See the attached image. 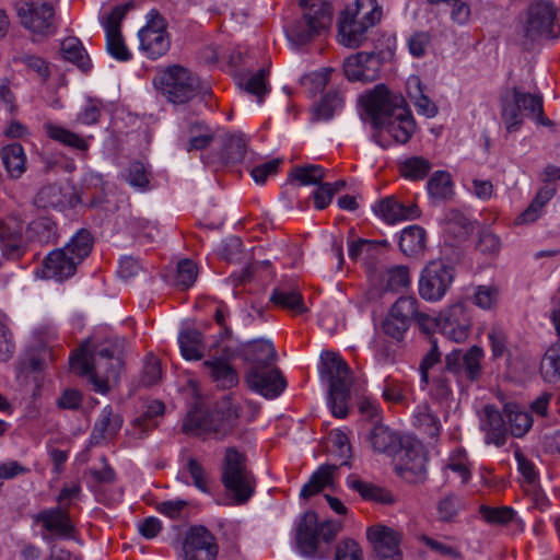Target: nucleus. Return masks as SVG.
<instances>
[{"mask_svg":"<svg viewBox=\"0 0 560 560\" xmlns=\"http://www.w3.org/2000/svg\"><path fill=\"white\" fill-rule=\"evenodd\" d=\"M124 340L118 337H95L84 342L69 359L70 369L88 378L93 389L106 394L109 383L116 382L122 368Z\"/></svg>","mask_w":560,"mask_h":560,"instance_id":"1","label":"nucleus"},{"mask_svg":"<svg viewBox=\"0 0 560 560\" xmlns=\"http://www.w3.org/2000/svg\"><path fill=\"white\" fill-rule=\"evenodd\" d=\"M382 8L376 0H354L340 13L338 40L349 48H357L368 39L369 31L382 19Z\"/></svg>","mask_w":560,"mask_h":560,"instance_id":"2","label":"nucleus"},{"mask_svg":"<svg viewBox=\"0 0 560 560\" xmlns=\"http://www.w3.org/2000/svg\"><path fill=\"white\" fill-rule=\"evenodd\" d=\"M340 530L339 522L328 520L319 523L315 512H305L296 524L298 550L305 558L322 560L328 555Z\"/></svg>","mask_w":560,"mask_h":560,"instance_id":"3","label":"nucleus"},{"mask_svg":"<svg viewBox=\"0 0 560 560\" xmlns=\"http://www.w3.org/2000/svg\"><path fill=\"white\" fill-rule=\"evenodd\" d=\"M92 246L91 233L80 230L65 247L55 249L46 256L43 268L44 277L57 281L72 277L78 265L91 253Z\"/></svg>","mask_w":560,"mask_h":560,"instance_id":"4","label":"nucleus"},{"mask_svg":"<svg viewBox=\"0 0 560 560\" xmlns=\"http://www.w3.org/2000/svg\"><path fill=\"white\" fill-rule=\"evenodd\" d=\"M319 373L329 386L328 404L332 415L337 418H345L348 415V401L352 384L348 363L338 353L332 351L323 352Z\"/></svg>","mask_w":560,"mask_h":560,"instance_id":"5","label":"nucleus"},{"mask_svg":"<svg viewBox=\"0 0 560 560\" xmlns=\"http://www.w3.org/2000/svg\"><path fill=\"white\" fill-rule=\"evenodd\" d=\"M238 418V404L231 396H224L210 412L202 413L197 409L189 412L183 429L195 435L213 433L218 436H225L233 431Z\"/></svg>","mask_w":560,"mask_h":560,"instance_id":"6","label":"nucleus"},{"mask_svg":"<svg viewBox=\"0 0 560 560\" xmlns=\"http://www.w3.org/2000/svg\"><path fill=\"white\" fill-rule=\"evenodd\" d=\"M221 480L236 505L245 504L254 495L255 478L247 467L245 455L235 447L225 450Z\"/></svg>","mask_w":560,"mask_h":560,"instance_id":"7","label":"nucleus"},{"mask_svg":"<svg viewBox=\"0 0 560 560\" xmlns=\"http://www.w3.org/2000/svg\"><path fill=\"white\" fill-rule=\"evenodd\" d=\"M300 5L303 15L288 30V38L299 46L328 30L332 21L331 5L326 1L310 4V0H300Z\"/></svg>","mask_w":560,"mask_h":560,"instance_id":"8","label":"nucleus"},{"mask_svg":"<svg viewBox=\"0 0 560 560\" xmlns=\"http://www.w3.org/2000/svg\"><path fill=\"white\" fill-rule=\"evenodd\" d=\"M430 330L436 328L446 339L465 342L472 330V316L470 308L463 302H456L444 307L436 317L429 323Z\"/></svg>","mask_w":560,"mask_h":560,"instance_id":"9","label":"nucleus"},{"mask_svg":"<svg viewBox=\"0 0 560 560\" xmlns=\"http://www.w3.org/2000/svg\"><path fill=\"white\" fill-rule=\"evenodd\" d=\"M160 89L173 104H185L196 96L199 88L198 78L186 68L173 66L160 77Z\"/></svg>","mask_w":560,"mask_h":560,"instance_id":"10","label":"nucleus"},{"mask_svg":"<svg viewBox=\"0 0 560 560\" xmlns=\"http://www.w3.org/2000/svg\"><path fill=\"white\" fill-rule=\"evenodd\" d=\"M455 279L454 268L443 260L430 261L419 279V294L429 302L441 301Z\"/></svg>","mask_w":560,"mask_h":560,"instance_id":"11","label":"nucleus"},{"mask_svg":"<svg viewBox=\"0 0 560 560\" xmlns=\"http://www.w3.org/2000/svg\"><path fill=\"white\" fill-rule=\"evenodd\" d=\"M145 25L139 30V47L148 58L158 59L164 56L171 46L166 20L156 11L151 10Z\"/></svg>","mask_w":560,"mask_h":560,"instance_id":"12","label":"nucleus"},{"mask_svg":"<svg viewBox=\"0 0 560 560\" xmlns=\"http://www.w3.org/2000/svg\"><path fill=\"white\" fill-rule=\"evenodd\" d=\"M20 23L34 34L51 35L56 32L55 9L48 2H22L18 9Z\"/></svg>","mask_w":560,"mask_h":560,"instance_id":"13","label":"nucleus"},{"mask_svg":"<svg viewBox=\"0 0 560 560\" xmlns=\"http://www.w3.org/2000/svg\"><path fill=\"white\" fill-rule=\"evenodd\" d=\"M556 9L551 2L540 1L529 5L524 25V35L535 42L541 38H553Z\"/></svg>","mask_w":560,"mask_h":560,"instance_id":"14","label":"nucleus"},{"mask_svg":"<svg viewBox=\"0 0 560 560\" xmlns=\"http://www.w3.org/2000/svg\"><path fill=\"white\" fill-rule=\"evenodd\" d=\"M427 453L420 442L401 445L396 464L398 475L407 482H421L427 477Z\"/></svg>","mask_w":560,"mask_h":560,"instance_id":"15","label":"nucleus"},{"mask_svg":"<svg viewBox=\"0 0 560 560\" xmlns=\"http://www.w3.org/2000/svg\"><path fill=\"white\" fill-rule=\"evenodd\" d=\"M360 103L366 114L377 126L381 121L392 115L398 107L404 105L401 96L392 94L384 84H377L373 90L360 97Z\"/></svg>","mask_w":560,"mask_h":560,"instance_id":"16","label":"nucleus"},{"mask_svg":"<svg viewBox=\"0 0 560 560\" xmlns=\"http://www.w3.org/2000/svg\"><path fill=\"white\" fill-rule=\"evenodd\" d=\"M218 552L217 539L207 527L189 528L183 542L184 560H217Z\"/></svg>","mask_w":560,"mask_h":560,"instance_id":"17","label":"nucleus"},{"mask_svg":"<svg viewBox=\"0 0 560 560\" xmlns=\"http://www.w3.org/2000/svg\"><path fill=\"white\" fill-rule=\"evenodd\" d=\"M245 380L250 389L271 399L278 397L287 386L275 364L248 368Z\"/></svg>","mask_w":560,"mask_h":560,"instance_id":"18","label":"nucleus"},{"mask_svg":"<svg viewBox=\"0 0 560 560\" xmlns=\"http://www.w3.org/2000/svg\"><path fill=\"white\" fill-rule=\"evenodd\" d=\"M382 60L374 52L360 51L347 57L342 63L345 77L351 82L368 83L378 79Z\"/></svg>","mask_w":560,"mask_h":560,"instance_id":"19","label":"nucleus"},{"mask_svg":"<svg viewBox=\"0 0 560 560\" xmlns=\"http://www.w3.org/2000/svg\"><path fill=\"white\" fill-rule=\"evenodd\" d=\"M368 539L372 544L378 558L400 560V534L384 525H374L366 532Z\"/></svg>","mask_w":560,"mask_h":560,"instance_id":"20","label":"nucleus"},{"mask_svg":"<svg viewBox=\"0 0 560 560\" xmlns=\"http://www.w3.org/2000/svg\"><path fill=\"white\" fill-rule=\"evenodd\" d=\"M373 211L387 224L418 219L421 214L415 202L402 203L395 196H387L373 206Z\"/></svg>","mask_w":560,"mask_h":560,"instance_id":"21","label":"nucleus"},{"mask_svg":"<svg viewBox=\"0 0 560 560\" xmlns=\"http://www.w3.org/2000/svg\"><path fill=\"white\" fill-rule=\"evenodd\" d=\"M375 127L386 132L396 142L404 144L409 141L415 132L416 124L411 113L401 105Z\"/></svg>","mask_w":560,"mask_h":560,"instance_id":"22","label":"nucleus"},{"mask_svg":"<svg viewBox=\"0 0 560 560\" xmlns=\"http://www.w3.org/2000/svg\"><path fill=\"white\" fill-rule=\"evenodd\" d=\"M23 226L16 220H0V247L8 259L21 258L26 249V243L22 235Z\"/></svg>","mask_w":560,"mask_h":560,"instance_id":"23","label":"nucleus"},{"mask_svg":"<svg viewBox=\"0 0 560 560\" xmlns=\"http://www.w3.org/2000/svg\"><path fill=\"white\" fill-rule=\"evenodd\" d=\"M481 428L485 432V442L497 447L503 446L509 436L505 419L498 408L487 405L483 409Z\"/></svg>","mask_w":560,"mask_h":560,"instance_id":"24","label":"nucleus"},{"mask_svg":"<svg viewBox=\"0 0 560 560\" xmlns=\"http://www.w3.org/2000/svg\"><path fill=\"white\" fill-rule=\"evenodd\" d=\"M269 300L273 305L293 315H302L308 311L299 287L293 283L277 285L272 290Z\"/></svg>","mask_w":560,"mask_h":560,"instance_id":"25","label":"nucleus"},{"mask_svg":"<svg viewBox=\"0 0 560 560\" xmlns=\"http://www.w3.org/2000/svg\"><path fill=\"white\" fill-rule=\"evenodd\" d=\"M418 306L419 303L415 296H400L388 313L392 317L404 320L409 327L416 320L423 330L430 331L429 323L432 322V317L429 314L421 313Z\"/></svg>","mask_w":560,"mask_h":560,"instance_id":"26","label":"nucleus"},{"mask_svg":"<svg viewBox=\"0 0 560 560\" xmlns=\"http://www.w3.org/2000/svg\"><path fill=\"white\" fill-rule=\"evenodd\" d=\"M35 202L42 208L62 210L67 207H74L78 202L77 196L69 187H61L57 184L44 186L36 195Z\"/></svg>","mask_w":560,"mask_h":560,"instance_id":"27","label":"nucleus"},{"mask_svg":"<svg viewBox=\"0 0 560 560\" xmlns=\"http://www.w3.org/2000/svg\"><path fill=\"white\" fill-rule=\"evenodd\" d=\"M37 521L43 526L60 537L69 538L73 533V525L69 517V513L65 509L56 508L40 512L37 515Z\"/></svg>","mask_w":560,"mask_h":560,"instance_id":"28","label":"nucleus"},{"mask_svg":"<svg viewBox=\"0 0 560 560\" xmlns=\"http://www.w3.org/2000/svg\"><path fill=\"white\" fill-rule=\"evenodd\" d=\"M276 355L275 347L269 340H254L244 348V358L248 368L275 364Z\"/></svg>","mask_w":560,"mask_h":560,"instance_id":"29","label":"nucleus"},{"mask_svg":"<svg viewBox=\"0 0 560 560\" xmlns=\"http://www.w3.org/2000/svg\"><path fill=\"white\" fill-rule=\"evenodd\" d=\"M504 416L510 424L509 432L514 438H523L533 425V417L529 411L516 404H505Z\"/></svg>","mask_w":560,"mask_h":560,"instance_id":"30","label":"nucleus"},{"mask_svg":"<svg viewBox=\"0 0 560 560\" xmlns=\"http://www.w3.org/2000/svg\"><path fill=\"white\" fill-rule=\"evenodd\" d=\"M202 366L208 370L211 380L221 388H232L238 383L237 373L224 360H206Z\"/></svg>","mask_w":560,"mask_h":560,"instance_id":"31","label":"nucleus"},{"mask_svg":"<svg viewBox=\"0 0 560 560\" xmlns=\"http://www.w3.org/2000/svg\"><path fill=\"white\" fill-rule=\"evenodd\" d=\"M347 486L349 489L357 491L364 500L382 504H392L394 502V497L389 491L371 482L361 480L355 476H349L347 478Z\"/></svg>","mask_w":560,"mask_h":560,"instance_id":"32","label":"nucleus"},{"mask_svg":"<svg viewBox=\"0 0 560 560\" xmlns=\"http://www.w3.org/2000/svg\"><path fill=\"white\" fill-rule=\"evenodd\" d=\"M443 470L447 477L448 472H452L462 485H466L471 479V463L467 452L463 447L453 450L446 458Z\"/></svg>","mask_w":560,"mask_h":560,"instance_id":"33","label":"nucleus"},{"mask_svg":"<svg viewBox=\"0 0 560 560\" xmlns=\"http://www.w3.org/2000/svg\"><path fill=\"white\" fill-rule=\"evenodd\" d=\"M413 425L430 439H438L442 424L439 417L425 404L418 405L412 415Z\"/></svg>","mask_w":560,"mask_h":560,"instance_id":"34","label":"nucleus"},{"mask_svg":"<svg viewBox=\"0 0 560 560\" xmlns=\"http://www.w3.org/2000/svg\"><path fill=\"white\" fill-rule=\"evenodd\" d=\"M180 353L185 360L198 361L206 349L203 336L196 329H185L178 336Z\"/></svg>","mask_w":560,"mask_h":560,"instance_id":"35","label":"nucleus"},{"mask_svg":"<svg viewBox=\"0 0 560 560\" xmlns=\"http://www.w3.org/2000/svg\"><path fill=\"white\" fill-rule=\"evenodd\" d=\"M2 163L11 178H20L26 171V155L20 143L8 144L1 152Z\"/></svg>","mask_w":560,"mask_h":560,"instance_id":"36","label":"nucleus"},{"mask_svg":"<svg viewBox=\"0 0 560 560\" xmlns=\"http://www.w3.org/2000/svg\"><path fill=\"white\" fill-rule=\"evenodd\" d=\"M121 425V417L115 415L110 406H106L100 413L92 435L94 439L110 440L119 432Z\"/></svg>","mask_w":560,"mask_h":560,"instance_id":"37","label":"nucleus"},{"mask_svg":"<svg viewBox=\"0 0 560 560\" xmlns=\"http://www.w3.org/2000/svg\"><path fill=\"white\" fill-rule=\"evenodd\" d=\"M370 443L374 451L390 455L401 444L399 436L388 427L377 424L370 434Z\"/></svg>","mask_w":560,"mask_h":560,"instance_id":"38","label":"nucleus"},{"mask_svg":"<svg viewBox=\"0 0 560 560\" xmlns=\"http://www.w3.org/2000/svg\"><path fill=\"white\" fill-rule=\"evenodd\" d=\"M513 100L521 108L525 117L536 118L541 124H548L549 120L544 119L542 97L539 94L522 92L517 89L513 90Z\"/></svg>","mask_w":560,"mask_h":560,"instance_id":"39","label":"nucleus"},{"mask_svg":"<svg viewBox=\"0 0 560 560\" xmlns=\"http://www.w3.org/2000/svg\"><path fill=\"white\" fill-rule=\"evenodd\" d=\"M61 55L63 59L74 63L79 69L86 72L91 69V60L85 48L77 37H67L61 42Z\"/></svg>","mask_w":560,"mask_h":560,"instance_id":"40","label":"nucleus"},{"mask_svg":"<svg viewBox=\"0 0 560 560\" xmlns=\"http://www.w3.org/2000/svg\"><path fill=\"white\" fill-rule=\"evenodd\" d=\"M428 192L435 200H448L454 196V182L446 171L434 172L427 184Z\"/></svg>","mask_w":560,"mask_h":560,"instance_id":"41","label":"nucleus"},{"mask_svg":"<svg viewBox=\"0 0 560 560\" xmlns=\"http://www.w3.org/2000/svg\"><path fill=\"white\" fill-rule=\"evenodd\" d=\"M425 247V231L418 225H410L402 230L399 238L400 250L408 255H416Z\"/></svg>","mask_w":560,"mask_h":560,"instance_id":"42","label":"nucleus"},{"mask_svg":"<svg viewBox=\"0 0 560 560\" xmlns=\"http://www.w3.org/2000/svg\"><path fill=\"white\" fill-rule=\"evenodd\" d=\"M44 129L50 139L58 141L67 147L80 151H85L89 148L88 141L84 138L70 131L69 129L63 128L62 126L55 125L52 122H46L44 125Z\"/></svg>","mask_w":560,"mask_h":560,"instance_id":"43","label":"nucleus"},{"mask_svg":"<svg viewBox=\"0 0 560 560\" xmlns=\"http://www.w3.org/2000/svg\"><path fill=\"white\" fill-rule=\"evenodd\" d=\"M268 71L259 69L257 72L243 75L240 80V85L244 90L257 97L259 104L262 103L264 96L269 92Z\"/></svg>","mask_w":560,"mask_h":560,"instance_id":"44","label":"nucleus"},{"mask_svg":"<svg viewBox=\"0 0 560 560\" xmlns=\"http://www.w3.org/2000/svg\"><path fill=\"white\" fill-rule=\"evenodd\" d=\"M431 168V162L423 156H410L399 163L400 175L410 180L423 179Z\"/></svg>","mask_w":560,"mask_h":560,"instance_id":"45","label":"nucleus"},{"mask_svg":"<svg viewBox=\"0 0 560 560\" xmlns=\"http://www.w3.org/2000/svg\"><path fill=\"white\" fill-rule=\"evenodd\" d=\"M540 373L548 383L560 381V340L546 351L540 362Z\"/></svg>","mask_w":560,"mask_h":560,"instance_id":"46","label":"nucleus"},{"mask_svg":"<svg viewBox=\"0 0 560 560\" xmlns=\"http://www.w3.org/2000/svg\"><path fill=\"white\" fill-rule=\"evenodd\" d=\"M334 470V466H320L302 487L300 495L307 499L318 493L331 482Z\"/></svg>","mask_w":560,"mask_h":560,"instance_id":"47","label":"nucleus"},{"mask_svg":"<svg viewBox=\"0 0 560 560\" xmlns=\"http://www.w3.org/2000/svg\"><path fill=\"white\" fill-rule=\"evenodd\" d=\"M384 290L398 291L407 288L410 283L409 269L405 266H394L384 271L381 276Z\"/></svg>","mask_w":560,"mask_h":560,"instance_id":"48","label":"nucleus"},{"mask_svg":"<svg viewBox=\"0 0 560 560\" xmlns=\"http://www.w3.org/2000/svg\"><path fill=\"white\" fill-rule=\"evenodd\" d=\"M325 175L326 170L316 164L296 166L291 172V178L303 186L319 185Z\"/></svg>","mask_w":560,"mask_h":560,"instance_id":"49","label":"nucleus"},{"mask_svg":"<svg viewBox=\"0 0 560 560\" xmlns=\"http://www.w3.org/2000/svg\"><path fill=\"white\" fill-rule=\"evenodd\" d=\"M189 147L188 150H201L210 144L214 138L212 128L201 121L192 122L189 126Z\"/></svg>","mask_w":560,"mask_h":560,"instance_id":"50","label":"nucleus"},{"mask_svg":"<svg viewBox=\"0 0 560 560\" xmlns=\"http://www.w3.org/2000/svg\"><path fill=\"white\" fill-rule=\"evenodd\" d=\"M246 152L245 139L242 136H232L225 144L221 160L226 165L242 163L245 160Z\"/></svg>","mask_w":560,"mask_h":560,"instance_id":"51","label":"nucleus"},{"mask_svg":"<svg viewBox=\"0 0 560 560\" xmlns=\"http://www.w3.org/2000/svg\"><path fill=\"white\" fill-rule=\"evenodd\" d=\"M408 385L392 376H386L383 382L382 397L387 402L404 404L407 398Z\"/></svg>","mask_w":560,"mask_h":560,"instance_id":"52","label":"nucleus"},{"mask_svg":"<svg viewBox=\"0 0 560 560\" xmlns=\"http://www.w3.org/2000/svg\"><path fill=\"white\" fill-rule=\"evenodd\" d=\"M483 351L478 346L469 348L463 357V372L466 378L476 381L480 376Z\"/></svg>","mask_w":560,"mask_h":560,"instance_id":"53","label":"nucleus"},{"mask_svg":"<svg viewBox=\"0 0 560 560\" xmlns=\"http://www.w3.org/2000/svg\"><path fill=\"white\" fill-rule=\"evenodd\" d=\"M150 178L151 173L142 162L137 161L130 163L127 170L126 180L131 187L139 191L148 190Z\"/></svg>","mask_w":560,"mask_h":560,"instance_id":"54","label":"nucleus"},{"mask_svg":"<svg viewBox=\"0 0 560 560\" xmlns=\"http://www.w3.org/2000/svg\"><path fill=\"white\" fill-rule=\"evenodd\" d=\"M479 513L487 523L492 525H506L515 516V511L510 506L481 505Z\"/></svg>","mask_w":560,"mask_h":560,"instance_id":"55","label":"nucleus"},{"mask_svg":"<svg viewBox=\"0 0 560 560\" xmlns=\"http://www.w3.org/2000/svg\"><path fill=\"white\" fill-rule=\"evenodd\" d=\"M524 114L513 98L503 102L501 118L508 132L517 131L524 121Z\"/></svg>","mask_w":560,"mask_h":560,"instance_id":"56","label":"nucleus"},{"mask_svg":"<svg viewBox=\"0 0 560 560\" xmlns=\"http://www.w3.org/2000/svg\"><path fill=\"white\" fill-rule=\"evenodd\" d=\"M343 100L338 93L326 94L314 108L318 120H328L341 109Z\"/></svg>","mask_w":560,"mask_h":560,"instance_id":"57","label":"nucleus"},{"mask_svg":"<svg viewBox=\"0 0 560 560\" xmlns=\"http://www.w3.org/2000/svg\"><path fill=\"white\" fill-rule=\"evenodd\" d=\"M8 316L0 311V361H8L14 353L15 342L8 326Z\"/></svg>","mask_w":560,"mask_h":560,"instance_id":"58","label":"nucleus"},{"mask_svg":"<svg viewBox=\"0 0 560 560\" xmlns=\"http://www.w3.org/2000/svg\"><path fill=\"white\" fill-rule=\"evenodd\" d=\"M106 48L108 54L118 61H128L132 54L127 48L121 32L106 34Z\"/></svg>","mask_w":560,"mask_h":560,"instance_id":"59","label":"nucleus"},{"mask_svg":"<svg viewBox=\"0 0 560 560\" xmlns=\"http://www.w3.org/2000/svg\"><path fill=\"white\" fill-rule=\"evenodd\" d=\"M131 7V3L116 5L109 14L102 18L101 23L105 30V34L120 32L121 22Z\"/></svg>","mask_w":560,"mask_h":560,"instance_id":"60","label":"nucleus"},{"mask_svg":"<svg viewBox=\"0 0 560 560\" xmlns=\"http://www.w3.org/2000/svg\"><path fill=\"white\" fill-rule=\"evenodd\" d=\"M197 275V265L192 260H180L177 265L176 284L183 289H188L195 283Z\"/></svg>","mask_w":560,"mask_h":560,"instance_id":"61","label":"nucleus"},{"mask_svg":"<svg viewBox=\"0 0 560 560\" xmlns=\"http://www.w3.org/2000/svg\"><path fill=\"white\" fill-rule=\"evenodd\" d=\"M103 102L97 98H89L77 116V121L82 125H94L98 121L103 110Z\"/></svg>","mask_w":560,"mask_h":560,"instance_id":"62","label":"nucleus"},{"mask_svg":"<svg viewBox=\"0 0 560 560\" xmlns=\"http://www.w3.org/2000/svg\"><path fill=\"white\" fill-rule=\"evenodd\" d=\"M281 163L280 159H273L256 165L250 170V176L256 184L264 185L270 176H275L279 172Z\"/></svg>","mask_w":560,"mask_h":560,"instance_id":"63","label":"nucleus"},{"mask_svg":"<svg viewBox=\"0 0 560 560\" xmlns=\"http://www.w3.org/2000/svg\"><path fill=\"white\" fill-rule=\"evenodd\" d=\"M335 560H363V552L354 540H343L337 546Z\"/></svg>","mask_w":560,"mask_h":560,"instance_id":"64","label":"nucleus"}]
</instances>
